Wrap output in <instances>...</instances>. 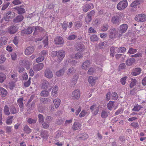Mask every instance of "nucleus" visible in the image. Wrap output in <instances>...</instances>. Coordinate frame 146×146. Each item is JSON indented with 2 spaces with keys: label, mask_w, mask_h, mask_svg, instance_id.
I'll list each match as a JSON object with an SVG mask.
<instances>
[{
  "label": "nucleus",
  "mask_w": 146,
  "mask_h": 146,
  "mask_svg": "<svg viewBox=\"0 0 146 146\" xmlns=\"http://www.w3.org/2000/svg\"><path fill=\"white\" fill-rule=\"evenodd\" d=\"M51 55L53 57H57V61L58 63H60L63 60L65 56V52L62 50H60L58 51H53L51 53Z\"/></svg>",
  "instance_id": "1"
},
{
  "label": "nucleus",
  "mask_w": 146,
  "mask_h": 146,
  "mask_svg": "<svg viewBox=\"0 0 146 146\" xmlns=\"http://www.w3.org/2000/svg\"><path fill=\"white\" fill-rule=\"evenodd\" d=\"M128 3L126 0H123L119 2L117 5V9L119 11L124 9L127 6Z\"/></svg>",
  "instance_id": "2"
},
{
  "label": "nucleus",
  "mask_w": 146,
  "mask_h": 146,
  "mask_svg": "<svg viewBox=\"0 0 146 146\" xmlns=\"http://www.w3.org/2000/svg\"><path fill=\"white\" fill-rule=\"evenodd\" d=\"M117 14L119 15V16H117V15L114 16L112 17L111 19V22L113 24L117 26L119 25L120 21L119 19V16H121L123 14L121 13H117Z\"/></svg>",
  "instance_id": "3"
},
{
  "label": "nucleus",
  "mask_w": 146,
  "mask_h": 146,
  "mask_svg": "<svg viewBox=\"0 0 146 146\" xmlns=\"http://www.w3.org/2000/svg\"><path fill=\"white\" fill-rule=\"evenodd\" d=\"M6 17L2 18L1 20V23H2L4 20L6 21H9L12 19L15 16V13L14 12L9 11L6 13Z\"/></svg>",
  "instance_id": "4"
},
{
  "label": "nucleus",
  "mask_w": 146,
  "mask_h": 146,
  "mask_svg": "<svg viewBox=\"0 0 146 146\" xmlns=\"http://www.w3.org/2000/svg\"><path fill=\"white\" fill-rule=\"evenodd\" d=\"M128 26L126 24H123L120 25L119 32H117V35L119 37L122 36L123 34L125 33L127 29Z\"/></svg>",
  "instance_id": "5"
},
{
  "label": "nucleus",
  "mask_w": 146,
  "mask_h": 146,
  "mask_svg": "<svg viewBox=\"0 0 146 146\" xmlns=\"http://www.w3.org/2000/svg\"><path fill=\"white\" fill-rule=\"evenodd\" d=\"M80 96V92L78 89L74 90L72 94V99L74 100H77L79 99Z\"/></svg>",
  "instance_id": "6"
},
{
  "label": "nucleus",
  "mask_w": 146,
  "mask_h": 146,
  "mask_svg": "<svg viewBox=\"0 0 146 146\" xmlns=\"http://www.w3.org/2000/svg\"><path fill=\"white\" fill-rule=\"evenodd\" d=\"M53 73L51 70L46 68L44 71V76L48 79H50L53 77Z\"/></svg>",
  "instance_id": "7"
},
{
  "label": "nucleus",
  "mask_w": 146,
  "mask_h": 146,
  "mask_svg": "<svg viewBox=\"0 0 146 146\" xmlns=\"http://www.w3.org/2000/svg\"><path fill=\"white\" fill-rule=\"evenodd\" d=\"M50 84L48 81L45 79H43L41 80L40 85L42 89H47L49 88Z\"/></svg>",
  "instance_id": "8"
},
{
  "label": "nucleus",
  "mask_w": 146,
  "mask_h": 146,
  "mask_svg": "<svg viewBox=\"0 0 146 146\" xmlns=\"http://www.w3.org/2000/svg\"><path fill=\"white\" fill-rule=\"evenodd\" d=\"M18 29V27L16 25H13L8 27V31L10 34L12 35L15 33L17 31Z\"/></svg>",
  "instance_id": "9"
},
{
  "label": "nucleus",
  "mask_w": 146,
  "mask_h": 146,
  "mask_svg": "<svg viewBox=\"0 0 146 146\" xmlns=\"http://www.w3.org/2000/svg\"><path fill=\"white\" fill-rule=\"evenodd\" d=\"M135 19L138 22H143L146 21V15L143 14H139L136 16Z\"/></svg>",
  "instance_id": "10"
},
{
  "label": "nucleus",
  "mask_w": 146,
  "mask_h": 146,
  "mask_svg": "<svg viewBox=\"0 0 146 146\" xmlns=\"http://www.w3.org/2000/svg\"><path fill=\"white\" fill-rule=\"evenodd\" d=\"M35 49V48L32 46L27 47L25 51V53L26 55H29L33 52Z\"/></svg>",
  "instance_id": "11"
},
{
  "label": "nucleus",
  "mask_w": 146,
  "mask_h": 146,
  "mask_svg": "<svg viewBox=\"0 0 146 146\" xmlns=\"http://www.w3.org/2000/svg\"><path fill=\"white\" fill-rule=\"evenodd\" d=\"M90 109L92 114L94 115H96L98 113L99 111V108L98 107H96L95 104H93L90 108Z\"/></svg>",
  "instance_id": "12"
},
{
  "label": "nucleus",
  "mask_w": 146,
  "mask_h": 146,
  "mask_svg": "<svg viewBox=\"0 0 146 146\" xmlns=\"http://www.w3.org/2000/svg\"><path fill=\"white\" fill-rule=\"evenodd\" d=\"M34 32L33 33L34 35H36L38 34L39 32H42L44 31V29L40 26H34Z\"/></svg>",
  "instance_id": "13"
},
{
  "label": "nucleus",
  "mask_w": 146,
  "mask_h": 146,
  "mask_svg": "<svg viewBox=\"0 0 146 146\" xmlns=\"http://www.w3.org/2000/svg\"><path fill=\"white\" fill-rule=\"evenodd\" d=\"M43 66V64L42 63H40L34 65L33 68L34 71H38L42 70Z\"/></svg>",
  "instance_id": "14"
},
{
  "label": "nucleus",
  "mask_w": 146,
  "mask_h": 146,
  "mask_svg": "<svg viewBox=\"0 0 146 146\" xmlns=\"http://www.w3.org/2000/svg\"><path fill=\"white\" fill-rule=\"evenodd\" d=\"M54 43L56 44H61L64 43L63 38L60 36H58L54 39Z\"/></svg>",
  "instance_id": "15"
},
{
  "label": "nucleus",
  "mask_w": 146,
  "mask_h": 146,
  "mask_svg": "<svg viewBox=\"0 0 146 146\" xmlns=\"http://www.w3.org/2000/svg\"><path fill=\"white\" fill-rule=\"evenodd\" d=\"M19 64L28 69L29 67V62L28 61L26 60H21L20 61Z\"/></svg>",
  "instance_id": "16"
},
{
  "label": "nucleus",
  "mask_w": 146,
  "mask_h": 146,
  "mask_svg": "<svg viewBox=\"0 0 146 146\" xmlns=\"http://www.w3.org/2000/svg\"><path fill=\"white\" fill-rule=\"evenodd\" d=\"M109 36L110 38H113L116 35V30L114 28L110 29L109 31Z\"/></svg>",
  "instance_id": "17"
},
{
  "label": "nucleus",
  "mask_w": 146,
  "mask_h": 146,
  "mask_svg": "<svg viewBox=\"0 0 146 146\" xmlns=\"http://www.w3.org/2000/svg\"><path fill=\"white\" fill-rule=\"evenodd\" d=\"M141 72V69L140 68H135L133 69L131 74L132 75L135 76L140 74Z\"/></svg>",
  "instance_id": "18"
},
{
  "label": "nucleus",
  "mask_w": 146,
  "mask_h": 146,
  "mask_svg": "<svg viewBox=\"0 0 146 146\" xmlns=\"http://www.w3.org/2000/svg\"><path fill=\"white\" fill-rule=\"evenodd\" d=\"M91 6H92L93 8L94 7L93 5L91 3L90 4H87L84 5L83 6V11L85 12H86L89 11L91 8Z\"/></svg>",
  "instance_id": "19"
},
{
  "label": "nucleus",
  "mask_w": 146,
  "mask_h": 146,
  "mask_svg": "<svg viewBox=\"0 0 146 146\" xmlns=\"http://www.w3.org/2000/svg\"><path fill=\"white\" fill-rule=\"evenodd\" d=\"M110 112L107 109L103 110L101 113V117L103 119L106 118L109 115Z\"/></svg>",
  "instance_id": "20"
},
{
  "label": "nucleus",
  "mask_w": 146,
  "mask_h": 146,
  "mask_svg": "<svg viewBox=\"0 0 146 146\" xmlns=\"http://www.w3.org/2000/svg\"><path fill=\"white\" fill-rule=\"evenodd\" d=\"M40 135L43 139L46 140L48 139L49 136L48 131L46 130L42 131L40 133Z\"/></svg>",
  "instance_id": "21"
},
{
  "label": "nucleus",
  "mask_w": 146,
  "mask_h": 146,
  "mask_svg": "<svg viewBox=\"0 0 146 146\" xmlns=\"http://www.w3.org/2000/svg\"><path fill=\"white\" fill-rule=\"evenodd\" d=\"M143 2V0H135L131 4V7L135 8L137 5L140 4L141 3H142Z\"/></svg>",
  "instance_id": "22"
},
{
  "label": "nucleus",
  "mask_w": 146,
  "mask_h": 146,
  "mask_svg": "<svg viewBox=\"0 0 146 146\" xmlns=\"http://www.w3.org/2000/svg\"><path fill=\"white\" fill-rule=\"evenodd\" d=\"M81 125L79 122H75L72 126V129L74 131H76L80 129L81 127Z\"/></svg>",
  "instance_id": "23"
},
{
  "label": "nucleus",
  "mask_w": 146,
  "mask_h": 146,
  "mask_svg": "<svg viewBox=\"0 0 146 146\" xmlns=\"http://www.w3.org/2000/svg\"><path fill=\"white\" fill-rule=\"evenodd\" d=\"M7 94V92L4 88L2 87H0V95L4 98L6 96Z\"/></svg>",
  "instance_id": "24"
},
{
  "label": "nucleus",
  "mask_w": 146,
  "mask_h": 146,
  "mask_svg": "<svg viewBox=\"0 0 146 146\" xmlns=\"http://www.w3.org/2000/svg\"><path fill=\"white\" fill-rule=\"evenodd\" d=\"M17 11V13L19 14H22L25 12V9L22 7V6L16 7L14 8Z\"/></svg>",
  "instance_id": "25"
},
{
  "label": "nucleus",
  "mask_w": 146,
  "mask_h": 146,
  "mask_svg": "<svg viewBox=\"0 0 146 146\" xmlns=\"http://www.w3.org/2000/svg\"><path fill=\"white\" fill-rule=\"evenodd\" d=\"M90 64V62L89 60H87L84 62L82 64V68L84 70H86L89 67Z\"/></svg>",
  "instance_id": "26"
},
{
  "label": "nucleus",
  "mask_w": 146,
  "mask_h": 146,
  "mask_svg": "<svg viewBox=\"0 0 146 146\" xmlns=\"http://www.w3.org/2000/svg\"><path fill=\"white\" fill-rule=\"evenodd\" d=\"M34 31L33 27H29L27 29L24 30V33L26 34H30Z\"/></svg>",
  "instance_id": "27"
},
{
  "label": "nucleus",
  "mask_w": 146,
  "mask_h": 146,
  "mask_svg": "<svg viewBox=\"0 0 146 146\" xmlns=\"http://www.w3.org/2000/svg\"><path fill=\"white\" fill-rule=\"evenodd\" d=\"M135 62L134 58H130L126 60V64L127 66H130L133 64Z\"/></svg>",
  "instance_id": "28"
},
{
  "label": "nucleus",
  "mask_w": 146,
  "mask_h": 146,
  "mask_svg": "<svg viewBox=\"0 0 146 146\" xmlns=\"http://www.w3.org/2000/svg\"><path fill=\"white\" fill-rule=\"evenodd\" d=\"M24 17L22 15L17 16L13 19V21L15 23H19L21 21L24 19Z\"/></svg>",
  "instance_id": "29"
},
{
  "label": "nucleus",
  "mask_w": 146,
  "mask_h": 146,
  "mask_svg": "<svg viewBox=\"0 0 146 146\" xmlns=\"http://www.w3.org/2000/svg\"><path fill=\"white\" fill-rule=\"evenodd\" d=\"M85 46L83 44H78L76 47V49L77 51L82 52L84 50Z\"/></svg>",
  "instance_id": "30"
},
{
  "label": "nucleus",
  "mask_w": 146,
  "mask_h": 146,
  "mask_svg": "<svg viewBox=\"0 0 146 146\" xmlns=\"http://www.w3.org/2000/svg\"><path fill=\"white\" fill-rule=\"evenodd\" d=\"M7 38L6 37H1L0 38V46H2L7 43Z\"/></svg>",
  "instance_id": "31"
},
{
  "label": "nucleus",
  "mask_w": 146,
  "mask_h": 146,
  "mask_svg": "<svg viewBox=\"0 0 146 146\" xmlns=\"http://www.w3.org/2000/svg\"><path fill=\"white\" fill-rule=\"evenodd\" d=\"M10 111L11 114H15L19 112V110L18 109H17L14 106H12L10 108Z\"/></svg>",
  "instance_id": "32"
},
{
  "label": "nucleus",
  "mask_w": 146,
  "mask_h": 146,
  "mask_svg": "<svg viewBox=\"0 0 146 146\" xmlns=\"http://www.w3.org/2000/svg\"><path fill=\"white\" fill-rule=\"evenodd\" d=\"M23 98H20L19 99L17 100L18 104L19 105V108L21 109V110L22 111H23V109L24 107V105L23 103Z\"/></svg>",
  "instance_id": "33"
},
{
  "label": "nucleus",
  "mask_w": 146,
  "mask_h": 146,
  "mask_svg": "<svg viewBox=\"0 0 146 146\" xmlns=\"http://www.w3.org/2000/svg\"><path fill=\"white\" fill-rule=\"evenodd\" d=\"M58 90V87L57 86H55L52 89V90L51 95L52 96L56 97V94L57 93V91Z\"/></svg>",
  "instance_id": "34"
},
{
  "label": "nucleus",
  "mask_w": 146,
  "mask_h": 146,
  "mask_svg": "<svg viewBox=\"0 0 146 146\" xmlns=\"http://www.w3.org/2000/svg\"><path fill=\"white\" fill-rule=\"evenodd\" d=\"M10 109L9 107L7 105H5L3 109V111L5 114L7 115H9L11 114Z\"/></svg>",
  "instance_id": "35"
},
{
  "label": "nucleus",
  "mask_w": 146,
  "mask_h": 146,
  "mask_svg": "<svg viewBox=\"0 0 146 146\" xmlns=\"http://www.w3.org/2000/svg\"><path fill=\"white\" fill-rule=\"evenodd\" d=\"M60 100L59 99H56L53 101V102L56 108H58L60 104Z\"/></svg>",
  "instance_id": "36"
},
{
  "label": "nucleus",
  "mask_w": 146,
  "mask_h": 146,
  "mask_svg": "<svg viewBox=\"0 0 146 146\" xmlns=\"http://www.w3.org/2000/svg\"><path fill=\"white\" fill-rule=\"evenodd\" d=\"M88 81L90 84H91L92 86H93L95 84V78L92 76H89L88 79Z\"/></svg>",
  "instance_id": "37"
},
{
  "label": "nucleus",
  "mask_w": 146,
  "mask_h": 146,
  "mask_svg": "<svg viewBox=\"0 0 146 146\" xmlns=\"http://www.w3.org/2000/svg\"><path fill=\"white\" fill-rule=\"evenodd\" d=\"M65 70V68H64L60 70L59 71L56 72V75L58 77L61 76L64 74Z\"/></svg>",
  "instance_id": "38"
},
{
  "label": "nucleus",
  "mask_w": 146,
  "mask_h": 146,
  "mask_svg": "<svg viewBox=\"0 0 146 146\" xmlns=\"http://www.w3.org/2000/svg\"><path fill=\"white\" fill-rule=\"evenodd\" d=\"M49 93L48 90H44L41 92L40 93V95L41 96L47 97L48 96Z\"/></svg>",
  "instance_id": "39"
},
{
  "label": "nucleus",
  "mask_w": 146,
  "mask_h": 146,
  "mask_svg": "<svg viewBox=\"0 0 146 146\" xmlns=\"http://www.w3.org/2000/svg\"><path fill=\"white\" fill-rule=\"evenodd\" d=\"M115 103L114 101H110L109 103L107 104V107L108 109L110 110H111L112 108L114 107V104Z\"/></svg>",
  "instance_id": "40"
},
{
  "label": "nucleus",
  "mask_w": 146,
  "mask_h": 146,
  "mask_svg": "<svg viewBox=\"0 0 146 146\" xmlns=\"http://www.w3.org/2000/svg\"><path fill=\"white\" fill-rule=\"evenodd\" d=\"M78 79V77L74 75L71 82L72 86H74L76 84Z\"/></svg>",
  "instance_id": "41"
},
{
  "label": "nucleus",
  "mask_w": 146,
  "mask_h": 146,
  "mask_svg": "<svg viewBox=\"0 0 146 146\" xmlns=\"http://www.w3.org/2000/svg\"><path fill=\"white\" fill-rule=\"evenodd\" d=\"M23 130L24 132L27 134H29L31 132V129L27 125L24 127Z\"/></svg>",
  "instance_id": "42"
},
{
  "label": "nucleus",
  "mask_w": 146,
  "mask_h": 146,
  "mask_svg": "<svg viewBox=\"0 0 146 146\" xmlns=\"http://www.w3.org/2000/svg\"><path fill=\"white\" fill-rule=\"evenodd\" d=\"M13 117V116H8L6 121V123L7 125L11 124L12 123V119Z\"/></svg>",
  "instance_id": "43"
},
{
  "label": "nucleus",
  "mask_w": 146,
  "mask_h": 146,
  "mask_svg": "<svg viewBox=\"0 0 146 146\" xmlns=\"http://www.w3.org/2000/svg\"><path fill=\"white\" fill-rule=\"evenodd\" d=\"M90 40L92 41H97L98 40V38L96 35H92L90 37Z\"/></svg>",
  "instance_id": "44"
},
{
  "label": "nucleus",
  "mask_w": 146,
  "mask_h": 146,
  "mask_svg": "<svg viewBox=\"0 0 146 146\" xmlns=\"http://www.w3.org/2000/svg\"><path fill=\"white\" fill-rule=\"evenodd\" d=\"M143 108L141 106L136 104L134 108L132 109V110L134 111H138L140 109Z\"/></svg>",
  "instance_id": "45"
},
{
  "label": "nucleus",
  "mask_w": 146,
  "mask_h": 146,
  "mask_svg": "<svg viewBox=\"0 0 146 146\" xmlns=\"http://www.w3.org/2000/svg\"><path fill=\"white\" fill-rule=\"evenodd\" d=\"M109 27V26L108 24H104L101 27V31L103 32L106 31L108 29Z\"/></svg>",
  "instance_id": "46"
},
{
  "label": "nucleus",
  "mask_w": 146,
  "mask_h": 146,
  "mask_svg": "<svg viewBox=\"0 0 146 146\" xmlns=\"http://www.w3.org/2000/svg\"><path fill=\"white\" fill-rule=\"evenodd\" d=\"M131 82L130 84L129 85L130 87L131 88L135 86L136 85L137 82V81L135 79L132 78L131 79Z\"/></svg>",
  "instance_id": "47"
},
{
  "label": "nucleus",
  "mask_w": 146,
  "mask_h": 146,
  "mask_svg": "<svg viewBox=\"0 0 146 146\" xmlns=\"http://www.w3.org/2000/svg\"><path fill=\"white\" fill-rule=\"evenodd\" d=\"M117 48L116 47H111L110 49V55L111 57H114V54L115 53V49Z\"/></svg>",
  "instance_id": "48"
},
{
  "label": "nucleus",
  "mask_w": 146,
  "mask_h": 146,
  "mask_svg": "<svg viewBox=\"0 0 146 146\" xmlns=\"http://www.w3.org/2000/svg\"><path fill=\"white\" fill-rule=\"evenodd\" d=\"M27 122L29 124H34L36 123V119H33L31 118H29L27 120Z\"/></svg>",
  "instance_id": "49"
},
{
  "label": "nucleus",
  "mask_w": 146,
  "mask_h": 146,
  "mask_svg": "<svg viewBox=\"0 0 146 146\" xmlns=\"http://www.w3.org/2000/svg\"><path fill=\"white\" fill-rule=\"evenodd\" d=\"M10 3L9 2H5L3 4V6L2 7L1 10H4L6 9L9 6Z\"/></svg>",
  "instance_id": "50"
},
{
  "label": "nucleus",
  "mask_w": 146,
  "mask_h": 146,
  "mask_svg": "<svg viewBox=\"0 0 146 146\" xmlns=\"http://www.w3.org/2000/svg\"><path fill=\"white\" fill-rule=\"evenodd\" d=\"M38 117L39 118V122L41 123H43L44 120L43 115L40 114H39L38 115Z\"/></svg>",
  "instance_id": "51"
},
{
  "label": "nucleus",
  "mask_w": 146,
  "mask_h": 146,
  "mask_svg": "<svg viewBox=\"0 0 146 146\" xmlns=\"http://www.w3.org/2000/svg\"><path fill=\"white\" fill-rule=\"evenodd\" d=\"M88 135L86 134H84L81 137H79L78 138V140H83L88 138Z\"/></svg>",
  "instance_id": "52"
},
{
  "label": "nucleus",
  "mask_w": 146,
  "mask_h": 146,
  "mask_svg": "<svg viewBox=\"0 0 146 146\" xmlns=\"http://www.w3.org/2000/svg\"><path fill=\"white\" fill-rule=\"evenodd\" d=\"M92 17L90 15H87V16L86 17L85 19V21L87 23L90 22L92 20Z\"/></svg>",
  "instance_id": "53"
},
{
  "label": "nucleus",
  "mask_w": 146,
  "mask_h": 146,
  "mask_svg": "<svg viewBox=\"0 0 146 146\" xmlns=\"http://www.w3.org/2000/svg\"><path fill=\"white\" fill-rule=\"evenodd\" d=\"M83 56V54L80 53L78 52L76 54L75 58L76 59H81Z\"/></svg>",
  "instance_id": "54"
},
{
  "label": "nucleus",
  "mask_w": 146,
  "mask_h": 146,
  "mask_svg": "<svg viewBox=\"0 0 146 146\" xmlns=\"http://www.w3.org/2000/svg\"><path fill=\"white\" fill-rule=\"evenodd\" d=\"M61 24L63 30L64 31H65L66 30L68 27L67 23L66 21H64L63 23Z\"/></svg>",
  "instance_id": "55"
},
{
  "label": "nucleus",
  "mask_w": 146,
  "mask_h": 146,
  "mask_svg": "<svg viewBox=\"0 0 146 146\" xmlns=\"http://www.w3.org/2000/svg\"><path fill=\"white\" fill-rule=\"evenodd\" d=\"M126 48L125 47H121L117 49L118 53H124L126 51Z\"/></svg>",
  "instance_id": "56"
},
{
  "label": "nucleus",
  "mask_w": 146,
  "mask_h": 146,
  "mask_svg": "<svg viewBox=\"0 0 146 146\" xmlns=\"http://www.w3.org/2000/svg\"><path fill=\"white\" fill-rule=\"evenodd\" d=\"M5 79V75L3 73H0V82H3Z\"/></svg>",
  "instance_id": "57"
},
{
  "label": "nucleus",
  "mask_w": 146,
  "mask_h": 146,
  "mask_svg": "<svg viewBox=\"0 0 146 146\" xmlns=\"http://www.w3.org/2000/svg\"><path fill=\"white\" fill-rule=\"evenodd\" d=\"M56 123L58 125H60L63 123L64 120L62 118L58 119L56 120Z\"/></svg>",
  "instance_id": "58"
},
{
  "label": "nucleus",
  "mask_w": 146,
  "mask_h": 146,
  "mask_svg": "<svg viewBox=\"0 0 146 146\" xmlns=\"http://www.w3.org/2000/svg\"><path fill=\"white\" fill-rule=\"evenodd\" d=\"M136 51L137 50L136 49H134L132 48H130L129 49L128 52L131 54H132L136 52Z\"/></svg>",
  "instance_id": "59"
},
{
  "label": "nucleus",
  "mask_w": 146,
  "mask_h": 146,
  "mask_svg": "<svg viewBox=\"0 0 146 146\" xmlns=\"http://www.w3.org/2000/svg\"><path fill=\"white\" fill-rule=\"evenodd\" d=\"M53 118L50 116H47L46 117V120L48 123H49L51 122Z\"/></svg>",
  "instance_id": "60"
},
{
  "label": "nucleus",
  "mask_w": 146,
  "mask_h": 146,
  "mask_svg": "<svg viewBox=\"0 0 146 146\" xmlns=\"http://www.w3.org/2000/svg\"><path fill=\"white\" fill-rule=\"evenodd\" d=\"M87 112L85 110H82L79 114V117H84L87 113Z\"/></svg>",
  "instance_id": "61"
},
{
  "label": "nucleus",
  "mask_w": 146,
  "mask_h": 146,
  "mask_svg": "<svg viewBox=\"0 0 146 146\" xmlns=\"http://www.w3.org/2000/svg\"><path fill=\"white\" fill-rule=\"evenodd\" d=\"M95 71V69L93 68H90L88 70V74L89 75H92L94 72Z\"/></svg>",
  "instance_id": "62"
},
{
  "label": "nucleus",
  "mask_w": 146,
  "mask_h": 146,
  "mask_svg": "<svg viewBox=\"0 0 146 146\" xmlns=\"http://www.w3.org/2000/svg\"><path fill=\"white\" fill-rule=\"evenodd\" d=\"M12 126H7L5 127L6 132L10 133L11 132Z\"/></svg>",
  "instance_id": "63"
},
{
  "label": "nucleus",
  "mask_w": 146,
  "mask_h": 146,
  "mask_svg": "<svg viewBox=\"0 0 146 146\" xmlns=\"http://www.w3.org/2000/svg\"><path fill=\"white\" fill-rule=\"evenodd\" d=\"M89 33H96V31L92 27H90L89 29Z\"/></svg>",
  "instance_id": "64"
}]
</instances>
